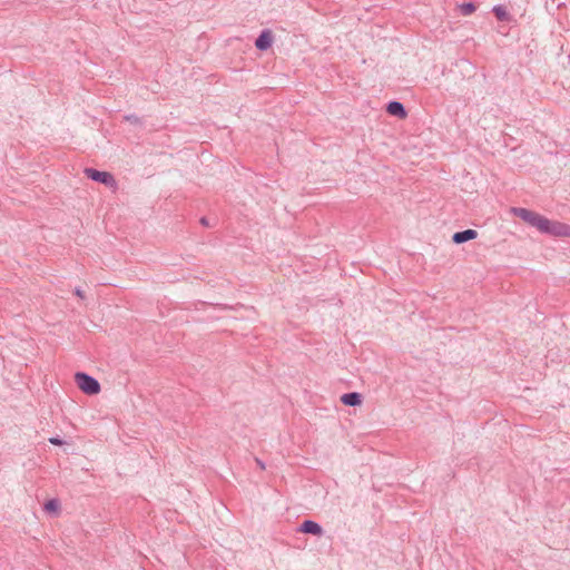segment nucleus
<instances>
[{"label": "nucleus", "mask_w": 570, "mask_h": 570, "mask_svg": "<svg viewBox=\"0 0 570 570\" xmlns=\"http://www.w3.org/2000/svg\"><path fill=\"white\" fill-rule=\"evenodd\" d=\"M387 112L392 116H396L400 118L406 117V111L404 106L399 101H392L387 105Z\"/></svg>", "instance_id": "obj_8"}, {"label": "nucleus", "mask_w": 570, "mask_h": 570, "mask_svg": "<svg viewBox=\"0 0 570 570\" xmlns=\"http://www.w3.org/2000/svg\"><path fill=\"white\" fill-rule=\"evenodd\" d=\"M299 531L303 533H309L314 535H322L323 533L321 525L312 520H305L301 524Z\"/></svg>", "instance_id": "obj_5"}, {"label": "nucleus", "mask_w": 570, "mask_h": 570, "mask_svg": "<svg viewBox=\"0 0 570 570\" xmlns=\"http://www.w3.org/2000/svg\"><path fill=\"white\" fill-rule=\"evenodd\" d=\"M343 404L348 406H356L362 403V395L357 392L345 393L341 396Z\"/></svg>", "instance_id": "obj_7"}, {"label": "nucleus", "mask_w": 570, "mask_h": 570, "mask_svg": "<svg viewBox=\"0 0 570 570\" xmlns=\"http://www.w3.org/2000/svg\"><path fill=\"white\" fill-rule=\"evenodd\" d=\"M75 294L79 297V298H85V293L82 289L80 288H76L75 289Z\"/></svg>", "instance_id": "obj_14"}, {"label": "nucleus", "mask_w": 570, "mask_h": 570, "mask_svg": "<svg viewBox=\"0 0 570 570\" xmlns=\"http://www.w3.org/2000/svg\"><path fill=\"white\" fill-rule=\"evenodd\" d=\"M45 510L48 512H57L59 510V502L56 499H51L45 503Z\"/></svg>", "instance_id": "obj_11"}, {"label": "nucleus", "mask_w": 570, "mask_h": 570, "mask_svg": "<svg viewBox=\"0 0 570 570\" xmlns=\"http://www.w3.org/2000/svg\"><path fill=\"white\" fill-rule=\"evenodd\" d=\"M476 236H478L476 230H474V229H465V230L455 233L453 235V237H452V240L455 244H462L464 242L475 239Z\"/></svg>", "instance_id": "obj_6"}, {"label": "nucleus", "mask_w": 570, "mask_h": 570, "mask_svg": "<svg viewBox=\"0 0 570 570\" xmlns=\"http://www.w3.org/2000/svg\"><path fill=\"white\" fill-rule=\"evenodd\" d=\"M85 174L88 178H90L95 181H99L109 187H114V188L116 187V180L110 173L99 171L94 168H86Z\"/></svg>", "instance_id": "obj_3"}, {"label": "nucleus", "mask_w": 570, "mask_h": 570, "mask_svg": "<svg viewBox=\"0 0 570 570\" xmlns=\"http://www.w3.org/2000/svg\"><path fill=\"white\" fill-rule=\"evenodd\" d=\"M273 42V37L269 30H264L255 41V46L259 50H267Z\"/></svg>", "instance_id": "obj_4"}, {"label": "nucleus", "mask_w": 570, "mask_h": 570, "mask_svg": "<svg viewBox=\"0 0 570 570\" xmlns=\"http://www.w3.org/2000/svg\"><path fill=\"white\" fill-rule=\"evenodd\" d=\"M493 13L495 14L497 19L500 21L509 20V14H508L507 10L504 9V7H502V6H495L493 8Z\"/></svg>", "instance_id": "obj_9"}, {"label": "nucleus", "mask_w": 570, "mask_h": 570, "mask_svg": "<svg viewBox=\"0 0 570 570\" xmlns=\"http://www.w3.org/2000/svg\"><path fill=\"white\" fill-rule=\"evenodd\" d=\"M75 381L78 387L88 395H95L100 392L99 382L86 373H76Z\"/></svg>", "instance_id": "obj_2"}, {"label": "nucleus", "mask_w": 570, "mask_h": 570, "mask_svg": "<svg viewBox=\"0 0 570 570\" xmlns=\"http://www.w3.org/2000/svg\"><path fill=\"white\" fill-rule=\"evenodd\" d=\"M257 465L259 466L261 470H265V463L259 460L258 458L255 459Z\"/></svg>", "instance_id": "obj_15"}, {"label": "nucleus", "mask_w": 570, "mask_h": 570, "mask_svg": "<svg viewBox=\"0 0 570 570\" xmlns=\"http://www.w3.org/2000/svg\"><path fill=\"white\" fill-rule=\"evenodd\" d=\"M476 10V7L472 2H466L460 6V12L463 16H470Z\"/></svg>", "instance_id": "obj_10"}, {"label": "nucleus", "mask_w": 570, "mask_h": 570, "mask_svg": "<svg viewBox=\"0 0 570 570\" xmlns=\"http://www.w3.org/2000/svg\"><path fill=\"white\" fill-rule=\"evenodd\" d=\"M200 224L204 225V226H208V222H207V218L203 217L200 219Z\"/></svg>", "instance_id": "obj_16"}, {"label": "nucleus", "mask_w": 570, "mask_h": 570, "mask_svg": "<svg viewBox=\"0 0 570 570\" xmlns=\"http://www.w3.org/2000/svg\"><path fill=\"white\" fill-rule=\"evenodd\" d=\"M49 442L53 445H61L63 441L59 436H52L49 439Z\"/></svg>", "instance_id": "obj_13"}, {"label": "nucleus", "mask_w": 570, "mask_h": 570, "mask_svg": "<svg viewBox=\"0 0 570 570\" xmlns=\"http://www.w3.org/2000/svg\"><path fill=\"white\" fill-rule=\"evenodd\" d=\"M125 120L130 121L132 124H139L140 122L139 118L137 116H135V115L125 116Z\"/></svg>", "instance_id": "obj_12"}, {"label": "nucleus", "mask_w": 570, "mask_h": 570, "mask_svg": "<svg viewBox=\"0 0 570 570\" xmlns=\"http://www.w3.org/2000/svg\"><path fill=\"white\" fill-rule=\"evenodd\" d=\"M511 213L528 225L537 228L542 234L558 237H570V225L557 220H550L547 217L527 208L512 207Z\"/></svg>", "instance_id": "obj_1"}]
</instances>
